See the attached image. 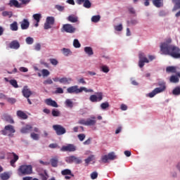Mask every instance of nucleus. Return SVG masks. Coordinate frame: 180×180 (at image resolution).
Masks as SVG:
<instances>
[{
  "mask_svg": "<svg viewBox=\"0 0 180 180\" xmlns=\"http://www.w3.org/2000/svg\"><path fill=\"white\" fill-rule=\"evenodd\" d=\"M78 123L79 124H84L85 126H87V120H85V119H80V120H79Z\"/></svg>",
  "mask_w": 180,
  "mask_h": 180,
  "instance_id": "57",
  "label": "nucleus"
},
{
  "mask_svg": "<svg viewBox=\"0 0 180 180\" xmlns=\"http://www.w3.org/2000/svg\"><path fill=\"white\" fill-rule=\"evenodd\" d=\"M55 19L54 17H47L46 22L44 23V29L45 30H49V29H51V26L54 25Z\"/></svg>",
  "mask_w": 180,
  "mask_h": 180,
  "instance_id": "9",
  "label": "nucleus"
},
{
  "mask_svg": "<svg viewBox=\"0 0 180 180\" xmlns=\"http://www.w3.org/2000/svg\"><path fill=\"white\" fill-rule=\"evenodd\" d=\"M19 70L21 72H27V71H29V70L27 69V68H25V67H21L20 68Z\"/></svg>",
  "mask_w": 180,
  "mask_h": 180,
  "instance_id": "61",
  "label": "nucleus"
},
{
  "mask_svg": "<svg viewBox=\"0 0 180 180\" xmlns=\"http://www.w3.org/2000/svg\"><path fill=\"white\" fill-rule=\"evenodd\" d=\"M91 141H92V139H91V137H89V139H87V140H86L85 141H84V144L85 146H88V145L91 144Z\"/></svg>",
  "mask_w": 180,
  "mask_h": 180,
  "instance_id": "58",
  "label": "nucleus"
},
{
  "mask_svg": "<svg viewBox=\"0 0 180 180\" xmlns=\"http://www.w3.org/2000/svg\"><path fill=\"white\" fill-rule=\"evenodd\" d=\"M83 6L84 8H86V9H89V8H91V3L90 0H84Z\"/></svg>",
  "mask_w": 180,
  "mask_h": 180,
  "instance_id": "28",
  "label": "nucleus"
},
{
  "mask_svg": "<svg viewBox=\"0 0 180 180\" xmlns=\"http://www.w3.org/2000/svg\"><path fill=\"white\" fill-rule=\"evenodd\" d=\"M73 46L76 49H79L81 47V44L77 39H75L73 41Z\"/></svg>",
  "mask_w": 180,
  "mask_h": 180,
  "instance_id": "36",
  "label": "nucleus"
},
{
  "mask_svg": "<svg viewBox=\"0 0 180 180\" xmlns=\"http://www.w3.org/2000/svg\"><path fill=\"white\" fill-rule=\"evenodd\" d=\"M84 52L89 56H93L94 54L93 49H91V47H84Z\"/></svg>",
  "mask_w": 180,
  "mask_h": 180,
  "instance_id": "25",
  "label": "nucleus"
},
{
  "mask_svg": "<svg viewBox=\"0 0 180 180\" xmlns=\"http://www.w3.org/2000/svg\"><path fill=\"white\" fill-rule=\"evenodd\" d=\"M9 6H15V8H21L20 4L18 0H11L8 3Z\"/></svg>",
  "mask_w": 180,
  "mask_h": 180,
  "instance_id": "21",
  "label": "nucleus"
},
{
  "mask_svg": "<svg viewBox=\"0 0 180 180\" xmlns=\"http://www.w3.org/2000/svg\"><path fill=\"white\" fill-rule=\"evenodd\" d=\"M54 94H64V90H63V88L58 87L56 88Z\"/></svg>",
  "mask_w": 180,
  "mask_h": 180,
  "instance_id": "53",
  "label": "nucleus"
},
{
  "mask_svg": "<svg viewBox=\"0 0 180 180\" xmlns=\"http://www.w3.org/2000/svg\"><path fill=\"white\" fill-rule=\"evenodd\" d=\"M179 79L178 77H176L175 75H172L170 77V82L176 83V82H179Z\"/></svg>",
  "mask_w": 180,
  "mask_h": 180,
  "instance_id": "38",
  "label": "nucleus"
},
{
  "mask_svg": "<svg viewBox=\"0 0 180 180\" xmlns=\"http://www.w3.org/2000/svg\"><path fill=\"white\" fill-rule=\"evenodd\" d=\"M166 72L174 73V72H176V67H173V66L167 67Z\"/></svg>",
  "mask_w": 180,
  "mask_h": 180,
  "instance_id": "31",
  "label": "nucleus"
},
{
  "mask_svg": "<svg viewBox=\"0 0 180 180\" xmlns=\"http://www.w3.org/2000/svg\"><path fill=\"white\" fill-rule=\"evenodd\" d=\"M0 178L1 180H8L10 178V176L8 173L4 172L0 174Z\"/></svg>",
  "mask_w": 180,
  "mask_h": 180,
  "instance_id": "29",
  "label": "nucleus"
},
{
  "mask_svg": "<svg viewBox=\"0 0 180 180\" xmlns=\"http://www.w3.org/2000/svg\"><path fill=\"white\" fill-rule=\"evenodd\" d=\"M30 136L33 140H39V134L35 133H31Z\"/></svg>",
  "mask_w": 180,
  "mask_h": 180,
  "instance_id": "51",
  "label": "nucleus"
},
{
  "mask_svg": "<svg viewBox=\"0 0 180 180\" xmlns=\"http://www.w3.org/2000/svg\"><path fill=\"white\" fill-rule=\"evenodd\" d=\"M172 1L175 4L173 11H178V9H180V0H172Z\"/></svg>",
  "mask_w": 180,
  "mask_h": 180,
  "instance_id": "26",
  "label": "nucleus"
},
{
  "mask_svg": "<svg viewBox=\"0 0 180 180\" xmlns=\"http://www.w3.org/2000/svg\"><path fill=\"white\" fill-rule=\"evenodd\" d=\"M61 32L64 33L66 32V33H68V24L63 25V27L61 28Z\"/></svg>",
  "mask_w": 180,
  "mask_h": 180,
  "instance_id": "40",
  "label": "nucleus"
},
{
  "mask_svg": "<svg viewBox=\"0 0 180 180\" xmlns=\"http://www.w3.org/2000/svg\"><path fill=\"white\" fill-rule=\"evenodd\" d=\"M83 91H84V92H94L93 89H87V88L84 86L79 88L78 85H75L69 88V94H81Z\"/></svg>",
  "mask_w": 180,
  "mask_h": 180,
  "instance_id": "3",
  "label": "nucleus"
},
{
  "mask_svg": "<svg viewBox=\"0 0 180 180\" xmlns=\"http://www.w3.org/2000/svg\"><path fill=\"white\" fill-rule=\"evenodd\" d=\"M76 30V27L69 24V33H75Z\"/></svg>",
  "mask_w": 180,
  "mask_h": 180,
  "instance_id": "41",
  "label": "nucleus"
},
{
  "mask_svg": "<svg viewBox=\"0 0 180 180\" xmlns=\"http://www.w3.org/2000/svg\"><path fill=\"white\" fill-rule=\"evenodd\" d=\"M101 70L103 71V72L108 73V72H109L110 69L107 65H103L101 67Z\"/></svg>",
  "mask_w": 180,
  "mask_h": 180,
  "instance_id": "49",
  "label": "nucleus"
},
{
  "mask_svg": "<svg viewBox=\"0 0 180 180\" xmlns=\"http://www.w3.org/2000/svg\"><path fill=\"white\" fill-rule=\"evenodd\" d=\"M77 146L75 144H69V152L70 151H76Z\"/></svg>",
  "mask_w": 180,
  "mask_h": 180,
  "instance_id": "45",
  "label": "nucleus"
},
{
  "mask_svg": "<svg viewBox=\"0 0 180 180\" xmlns=\"http://www.w3.org/2000/svg\"><path fill=\"white\" fill-rule=\"evenodd\" d=\"M95 116H91V119L86 120V126H94L96 124Z\"/></svg>",
  "mask_w": 180,
  "mask_h": 180,
  "instance_id": "18",
  "label": "nucleus"
},
{
  "mask_svg": "<svg viewBox=\"0 0 180 180\" xmlns=\"http://www.w3.org/2000/svg\"><path fill=\"white\" fill-rule=\"evenodd\" d=\"M25 41H26L27 44H33V42L34 41L33 38H32L30 37H27Z\"/></svg>",
  "mask_w": 180,
  "mask_h": 180,
  "instance_id": "42",
  "label": "nucleus"
},
{
  "mask_svg": "<svg viewBox=\"0 0 180 180\" xmlns=\"http://www.w3.org/2000/svg\"><path fill=\"white\" fill-rule=\"evenodd\" d=\"M51 84H53V80L50 78L44 81V85H51Z\"/></svg>",
  "mask_w": 180,
  "mask_h": 180,
  "instance_id": "50",
  "label": "nucleus"
},
{
  "mask_svg": "<svg viewBox=\"0 0 180 180\" xmlns=\"http://www.w3.org/2000/svg\"><path fill=\"white\" fill-rule=\"evenodd\" d=\"M101 20V16L99 15H97L96 16H92L91 18V22L94 23H98Z\"/></svg>",
  "mask_w": 180,
  "mask_h": 180,
  "instance_id": "33",
  "label": "nucleus"
},
{
  "mask_svg": "<svg viewBox=\"0 0 180 180\" xmlns=\"http://www.w3.org/2000/svg\"><path fill=\"white\" fill-rule=\"evenodd\" d=\"M172 39H167L160 44V50L165 56H171L173 58H180V49L172 44Z\"/></svg>",
  "mask_w": 180,
  "mask_h": 180,
  "instance_id": "1",
  "label": "nucleus"
},
{
  "mask_svg": "<svg viewBox=\"0 0 180 180\" xmlns=\"http://www.w3.org/2000/svg\"><path fill=\"white\" fill-rule=\"evenodd\" d=\"M115 30H116V32H122V30H123V25L120 24L115 26Z\"/></svg>",
  "mask_w": 180,
  "mask_h": 180,
  "instance_id": "43",
  "label": "nucleus"
},
{
  "mask_svg": "<svg viewBox=\"0 0 180 180\" xmlns=\"http://www.w3.org/2000/svg\"><path fill=\"white\" fill-rule=\"evenodd\" d=\"M13 15L12 11H3L2 16L6 18V16L9 18Z\"/></svg>",
  "mask_w": 180,
  "mask_h": 180,
  "instance_id": "32",
  "label": "nucleus"
},
{
  "mask_svg": "<svg viewBox=\"0 0 180 180\" xmlns=\"http://www.w3.org/2000/svg\"><path fill=\"white\" fill-rule=\"evenodd\" d=\"M7 101H8V102L9 103H12V104H13V103H15L16 102V99H15V98H8L7 99Z\"/></svg>",
  "mask_w": 180,
  "mask_h": 180,
  "instance_id": "60",
  "label": "nucleus"
},
{
  "mask_svg": "<svg viewBox=\"0 0 180 180\" xmlns=\"http://www.w3.org/2000/svg\"><path fill=\"white\" fill-rule=\"evenodd\" d=\"M98 174L96 171H94V172H91V179H96L98 178Z\"/></svg>",
  "mask_w": 180,
  "mask_h": 180,
  "instance_id": "47",
  "label": "nucleus"
},
{
  "mask_svg": "<svg viewBox=\"0 0 180 180\" xmlns=\"http://www.w3.org/2000/svg\"><path fill=\"white\" fill-rule=\"evenodd\" d=\"M45 103H46L48 106H52V108H57L58 106L57 102H56V101L51 100V98L46 99L45 101Z\"/></svg>",
  "mask_w": 180,
  "mask_h": 180,
  "instance_id": "17",
  "label": "nucleus"
},
{
  "mask_svg": "<svg viewBox=\"0 0 180 180\" xmlns=\"http://www.w3.org/2000/svg\"><path fill=\"white\" fill-rule=\"evenodd\" d=\"M60 151H63V152L68 151V146H63L60 148Z\"/></svg>",
  "mask_w": 180,
  "mask_h": 180,
  "instance_id": "62",
  "label": "nucleus"
},
{
  "mask_svg": "<svg viewBox=\"0 0 180 180\" xmlns=\"http://www.w3.org/2000/svg\"><path fill=\"white\" fill-rule=\"evenodd\" d=\"M94 158V155H89V157H88L85 160L86 164H89V162H91V161H93Z\"/></svg>",
  "mask_w": 180,
  "mask_h": 180,
  "instance_id": "48",
  "label": "nucleus"
},
{
  "mask_svg": "<svg viewBox=\"0 0 180 180\" xmlns=\"http://www.w3.org/2000/svg\"><path fill=\"white\" fill-rule=\"evenodd\" d=\"M153 4L156 8H161V6H163V0H153ZM144 5L145 6H149L150 0H145Z\"/></svg>",
  "mask_w": 180,
  "mask_h": 180,
  "instance_id": "10",
  "label": "nucleus"
},
{
  "mask_svg": "<svg viewBox=\"0 0 180 180\" xmlns=\"http://www.w3.org/2000/svg\"><path fill=\"white\" fill-rule=\"evenodd\" d=\"M173 95L179 96L180 95V86H176L172 91Z\"/></svg>",
  "mask_w": 180,
  "mask_h": 180,
  "instance_id": "35",
  "label": "nucleus"
},
{
  "mask_svg": "<svg viewBox=\"0 0 180 180\" xmlns=\"http://www.w3.org/2000/svg\"><path fill=\"white\" fill-rule=\"evenodd\" d=\"M41 74L43 77H49V75H50V71L47 69H43L41 70Z\"/></svg>",
  "mask_w": 180,
  "mask_h": 180,
  "instance_id": "37",
  "label": "nucleus"
},
{
  "mask_svg": "<svg viewBox=\"0 0 180 180\" xmlns=\"http://www.w3.org/2000/svg\"><path fill=\"white\" fill-rule=\"evenodd\" d=\"M103 99V92H97L96 95H91L89 100L91 102H101Z\"/></svg>",
  "mask_w": 180,
  "mask_h": 180,
  "instance_id": "8",
  "label": "nucleus"
},
{
  "mask_svg": "<svg viewBox=\"0 0 180 180\" xmlns=\"http://www.w3.org/2000/svg\"><path fill=\"white\" fill-rule=\"evenodd\" d=\"M9 82L11 85H12V86H13L14 88H19V86L18 85V82L16 81V79H11Z\"/></svg>",
  "mask_w": 180,
  "mask_h": 180,
  "instance_id": "34",
  "label": "nucleus"
},
{
  "mask_svg": "<svg viewBox=\"0 0 180 180\" xmlns=\"http://www.w3.org/2000/svg\"><path fill=\"white\" fill-rule=\"evenodd\" d=\"M34 50H36V51H40V50H41V45L39 43L36 44L34 46Z\"/></svg>",
  "mask_w": 180,
  "mask_h": 180,
  "instance_id": "54",
  "label": "nucleus"
},
{
  "mask_svg": "<svg viewBox=\"0 0 180 180\" xmlns=\"http://www.w3.org/2000/svg\"><path fill=\"white\" fill-rule=\"evenodd\" d=\"M116 158V155L115 153H109L108 155H103L101 160L103 162H108V160H115Z\"/></svg>",
  "mask_w": 180,
  "mask_h": 180,
  "instance_id": "11",
  "label": "nucleus"
},
{
  "mask_svg": "<svg viewBox=\"0 0 180 180\" xmlns=\"http://www.w3.org/2000/svg\"><path fill=\"white\" fill-rule=\"evenodd\" d=\"M33 18H34V20H36V22H37V23H39L40 19H41V14H40V13L34 14Z\"/></svg>",
  "mask_w": 180,
  "mask_h": 180,
  "instance_id": "30",
  "label": "nucleus"
},
{
  "mask_svg": "<svg viewBox=\"0 0 180 180\" xmlns=\"http://www.w3.org/2000/svg\"><path fill=\"white\" fill-rule=\"evenodd\" d=\"M50 63H51V64H52V65H57V64H58V61L54 58H51Z\"/></svg>",
  "mask_w": 180,
  "mask_h": 180,
  "instance_id": "55",
  "label": "nucleus"
},
{
  "mask_svg": "<svg viewBox=\"0 0 180 180\" xmlns=\"http://www.w3.org/2000/svg\"><path fill=\"white\" fill-rule=\"evenodd\" d=\"M2 119L6 122H8V123H13V119H12V117L8 114H4L2 116Z\"/></svg>",
  "mask_w": 180,
  "mask_h": 180,
  "instance_id": "22",
  "label": "nucleus"
},
{
  "mask_svg": "<svg viewBox=\"0 0 180 180\" xmlns=\"http://www.w3.org/2000/svg\"><path fill=\"white\" fill-rule=\"evenodd\" d=\"M110 104L108 102H103V103L101 104V109H107V108H109Z\"/></svg>",
  "mask_w": 180,
  "mask_h": 180,
  "instance_id": "39",
  "label": "nucleus"
},
{
  "mask_svg": "<svg viewBox=\"0 0 180 180\" xmlns=\"http://www.w3.org/2000/svg\"><path fill=\"white\" fill-rule=\"evenodd\" d=\"M158 88H155V89H153L152 92H150V94H148V96L150 98H153L154 96H155V95H157V94L165 92V91H166L167 89L166 82H165L164 81H160L158 83Z\"/></svg>",
  "mask_w": 180,
  "mask_h": 180,
  "instance_id": "2",
  "label": "nucleus"
},
{
  "mask_svg": "<svg viewBox=\"0 0 180 180\" xmlns=\"http://www.w3.org/2000/svg\"><path fill=\"white\" fill-rule=\"evenodd\" d=\"M32 171V165H21L18 169V172H20L22 175H30Z\"/></svg>",
  "mask_w": 180,
  "mask_h": 180,
  "instance_id": "5",
  "label": "nucleus"
},
{
  "mask_svg": "<svg viewBox=\"0 0 180 180\" xmlns=\"http://www.w3.org/2000/svg\"><path fill=\"white\" fill-rule=\"evenodd\" d=\"M69 22H71L72 23H77V22H78L77 16L70 15V16H69Z\"/></svg>",
  "mask_w": 180,
  "mask_h": 180,
  "instance_id": "27",
  "label": "nucleus"
},
{
  "mask_svg": "<svg viewBox=\"0 0 180 180\" xmlns=\"http://www.w3.org/2000/svg\"><path fill=\"white\" fill-rule=\"evenodd\" d=\"M12 155L13 158L11 159V160L10 161V164L11 167H15V163L16 162V161H18V160H19V156L15 153H12Z\"/></svg>",
  "mask_w": 180,
  "mask_h": 180,
  "instance_id": "20",
  "label": "nucleus"
},
{
  "mask_svg": "<svg viewBox=\"0 0 180 180\" xmlns=\"http://www.w3.org/2000/svg\"><path fill=\"white\" fill-rule=\"evenodd\" d=\"M51 166L56 168L58 165V157H54L51 159Z\"/></svg>",
  "mask_w": 180,
  "mask_h": 180,
  "instance_id": "23",
  "label": "nucleus"
},
{
  "mask_svg": "<svg viewBox=\"0 0 180 180\" xmlns=\"http://www.w3.org/2000/svg\"><path fill=\"white\" fill-rule=\"evenodd\" d=\"M15 132V127L11 124L5 126L4 129L1 131L3 136H8V137H13V134Z\"/></svg>",
  "mask_w": 180,
  "mask_h": 180,
  "instance_id": "4",
  "label": "nucleus"
},
{
  "mask_svg": "<svg viewBox=\"0 0 180 180\" xmlns=\"http://www.w3.org/2000/svg\"><path fill=\"white\" fill-rule=\"evenodd\" d=\"M124 154L127 157H130V155H131V151H129L128 150L124 151Z\"/></svg>",
  "mask_w": 180,
  "mask_h": 180,
  "instance_id": "64",
  "label": "nucleus"
},
{
  "mask_svg": "<svg viewBox=\"0 0 180 180\" xmlns=\"http://www.w3.org/2000/svg\"><path fill=\"white\" fill-rule=\"evenodd\" d=\"M59 82L60 84H67V82H68V79H67V77L60 78Z\"/></svg>",
  "mask_w": 180,
  "mask_h": 180,
  "instance_id": "52",
  "label": "nucleus"
},
{
  "mask_svg": "<svg viewBox=\"0 0 180 180\" xmlns=\"http://www.w3.org/2000/svg\"><path fill=\"white\" fill-rule=\"evenodd\" d=\"M53 129L56 131L57 136H63V134L66 133L65 128L60 124L53 125Z\"/></svg>",
  "mask_w": 180,
  "mask_h": 180,
  "instance_id": "7",
  "label": "nucleus"
},
{
  "mask_svg": "<svg viewBox=\"0 0 180 180\" xmlns=\"http://www.w3.org/2000/svg\"><path fill=\"white\" fill-rule=\"evenodd\" d=\"M22 30H27L29 29V26H30V22L27 19H24L22 21L20 22Z\"/></svg>",
  "mask_w": 180,
  "mask_h": 180,
  "instance_id": "13",
  "label": "nucleus"
},
{
  "mask_svg": "<svg viewBox=\"0 0 180 180\" xmlns=\"http://www.w3.org/2000/svg\"><path fill=\"white\" fill-rule=\"evenodd\" d=\"M69 162H75V164H81L82 162L81 158L75 157V155H70L69 157Z\"/></svg>",
  "mask_w": 180,
  "mask_h": 180,
  "instance_id": "15",
  "label": "nucleus"
},
{
  "mask_svg": "<svg viewBox=\"0 0 180 180\" xmlns=\"http://www.w3.org/2000/svg\"><path fill=\"white\" fill-rule=\"evenodd\" d=\"M49 147V148H60V146H58V144L57 143H51Z\"/></svg>",
  "mask_w": 180,
  "mask_h": 180,
  "instance_id": "56",
  "label": "nucleus"
},
{
  "mask_svg": "<svg viewBox=\"0 0 180 180\" xmlns=\"http://www.w3.org/2000/svg\"><path fill=\"white\" fill-rule=\"evenodd\" d=\"M9 47L10 49H14V50H18V49L20 47V44H19V41H18L17 40H14L9 44Z\"/></svg>",
  "mask_w": 180,
  "mask_h": 180,
  "instance_id": "16",
  "label": "nucleus"
},
{
  "mask_svg": "<svg viewBox=\"0 0 180 180\" xmlns=\"http://www.w3.org/2000/svg\"><path fill=\"white\" fill-rule=\"evenodd\" d=\"M22 180H39L37 178H33L30 176H25L22 178Z\"/></svg>",
  "mask_w": 180,
  "mask_h": 180,
  "instance_id": "59",
  "label": "nucleus"
},
{
  "mask_svg": "<svg viewBox=\"0 0 180 180\" xmlns=\"http://www.w3.org/2000/svg\"><path fill=\"white\" fill-rule=\"evenodd\" d=\"M139 66L140 68H143L146 63H150L148 58L146 57L144 53H139Z\"/></svg>",
  "mask_w": 180,
  "mask_h": 180,
  "instance_id": "6",
  "label": "nucleus"
},
{
  "mask_svg": "<svg viewBox=\"0 0 180 180\" xmlns=\"http://www.w3.org/2000/svg\"><path fill=\"white\" fill-rule=\"evenodd\" d=\"M33 129V127L30 124H26L25 127H22L20 129V132L22 134H27V133H30Z\"/></svg>",
  "mask_w": 180,
  "mask_h": 180,
  "instance_id": "12",
  "label": "nucleus"
},
{
  "mask_svg": "<svg viewBox=\"0 0 180 180\" xmlns=\"http://www.w3.org/2000/svg\"><path fill=\"white\" fill-rule=\"evenodd\" d=\"M22 95L23 96H25V98H30L31 95H32V91L27 88V86H24L22 89Z\"/></svg>",
  "mask_w": 180,
  "mask_h": 180,
  "instance_id": "14",
  "label": "nucleus"
},
{
  "mask_svg": "<svg viewBox=\"0 0 180 180\" xmlns=\"http://www.w3.org/2000/svg\"><path fill=\"white\" fill-rule=\"evenodd\" d=\"M62 175H68V169H65L61 172Z\"/></svg>",
  "mask_w": 180,
  "mask_h": 180,
  "instance_id": "63",
  "label": "nucleus"
},
{
  "mask_svg": "<svg viewBox=\"0 0 180 180\" xmlns=\"http://www.w3.org/2000/svg\"><path fill=\"white\" fill-rule=\"evenodd\" d=\"M77 137L80 141H84V139H86V134L82 133L77 135Z\"/></svg>",
  "mask_w": 180,
  "mask_h": 180,
  "instance_id": "44",
  "label": "nucleus"
},
{
  "mask_svg": "<svg viewBox=\"0 0 180 180\" xmlns=\"http://www.w3.org/2000/svg\"><path fill=\"white\" fill-rule=\"evenodd\" d=\"M10 29L11 30H12L13 32H16L18 31V22L14 21L13 23H11L10 25Z\"/></svg>",
  "mask_w": 180,
  "mask_h": 180,
  "instance_id": "24",
  "label": "nucleus"
},
{
  "mask_svg": "<svg viewBox=\"0 0 180 180\" xmlns=\"http://www.w3.org/2000/svg\"><path fill=\"white\" fill-rule=\"evenodd\" d=\"M17 116H18V117H20V119H22V120H25V119H27V117H28L27 115L22 110L17 111Z\"/></svg>",
  "mask_w": 180,
  "mask_h": 180,
  "instance_id": "19",
  "label": "nucleus"
},
{
  "mask_svg": "<svg viewBox=\"0 0 180 180\" xmlns=\"http://www.w3.org/2000/svg\"><path fill=\"white\" fill-rule=\"evenodd\" d=\"M52 115L54 117H58V116H60V111H58L57 110H52Z\"/></svg>",
  "mask_w": 180,
  "mask_h": 180,
  "instance_id": "46",
  "label": "nucleus"
}]
</instances>
